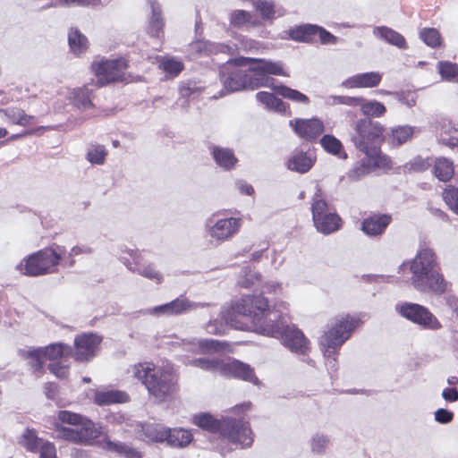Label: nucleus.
<instances>
[{
	"label": "nucleus",
	"mask_w": 458,
	"mask_h": 458,
	"mask_svg": "<svg viewBox=\"0 0 458 458\" xmlns=\"http://www.w3.org/2000/svg\"><path fill=\"white\" fill-rule=\"evenodd\" d=\"M232 314L225 320L239 330H252L258 334L281 339L292 352L306 355L310 341L294 325H288L284 317L269 310L268 301L262 295H246L232 306Z\"/></svg>",
	"instance_id": "f257e3e1"
},
{
	"label": "nucleus",
	"mask_w": 458,
	"mask_h": 458,
	"mask_svg": "<svg viewBox=\"0 0 458 458\" xmlns=\"http://www.w3.org/2000/svg\"><path fill=\"white\" fill-rule=\"evenodd\" d=\"M131 373L144 385L148 394L157 402H165L178 389V375L170 362L134 364Z\"/></svg>",
	"instance_id": "f03ea898"
},
{
	"label": "nucleus",
	"mask_w": 458,
	"mask_h": 458,
	"mask_svg": "<svg viewBox=\"0 0 458 458\" xmlns=\"http://www.w3.org/2000/svg\"><path fill=\"white\" fill-rule=\"evenodd\" d=\"M191 423L211 433H218L223 441L242 448L249 447L253 442L252 431L242 420L230 417L216 419L207 412L194 414Z\"/></svg>",
	"instance_id": "7ed1b4c3"
},
{
	"label": "nucleus",
	"mask_w": 458,
	"mask_h": 458,
	"mask_svg": "<svg viewBox=\"0 0 458 458\" xmlns=\"http://www.w3.org/2000/svg\"><path fill=\"white\" fill-rule=\"evenodd\" d=\"M353 130L352 141L355 148L364 153L367 158L371 159L375 167H389V158L381 154L377 146L384 139V126L369 118H361L355 123Z\"/></svg>",
	"instance_id": "20e7f679"
},
{
	"label": "nucleus",
	"mask_w": 458,
	"mask_h": 458,
	"mask_svg": "<svg viewBox=\"0 0 458 458\" xmlns=\"http://www.w3.org/2000/svg\"><path fill=\"white\" fill-rule=\"evenodd\" d=\"M55 437L90 445L101 434V427L88 418L70 411H60L54 423Z\"/></svg>",
	"instance_id": "39448f33"
},
{
	"label": "nucleus",
	"mask_w": 458,
	"mask_h": 458,
	"mask_svg": "<svg viewBox=\"0 0 458 458\" xmlns=\"http://www.w3.org/2000/svg\"><path fill=\"white\" fill-rule=\"evenodd\" d=\"M66 248L56 243L22 259L16 270L28 276H39L57 272V267L65 265Z\"/></svg>",
	"instance_id": "423d86ee"
},
{
	"label": "nucleus",
	"mask_w": 458,
	"mask_h": 458,
	"mask_svg": "<svg viewBox=\"0 0 458 458\" xmlns=\"http://www.w3.org/2000/svg\"><path fill=\"white\" fill-rule=\"evenodd\" d=\"M24 353V356L30 359V365L35 372L41 371L44 363L49 360L48 369L53 374L60 378L67 377L68 366L64 364V361L66 357L72 354L71 346L56 343L46 347L30 349Z\"/></svg>",
	"instance_id": "0eeeda50"
},
{
	"label": "nucleus",
	"mask_w": 458,
	"mask_h": 458,
	"mask_svg": "<svg viewBox=\"0 0 458 458\" xmlns=\"http://www.w3.org/2000/svg\"><path fill=\"white\" fill-rule=\"evenodd\" d=\"M242 226V218L235 216H222L214 213L204 223V231L211 242L216 244L230 241Z\"/></svg>",
	"instance_id": "6e6552de"
},
{
	"label": "nucleus",
	"mask_w": 458,
	"mask_h": 458,
	"mask_svg": "<svg viewBox=\"0 0 458 458\" xmlns=\"http://www.w3.org/2000/svg\"><path fill=\"white\" fill-rule=\"evenodd\" d=\"M312 219L316 229L323 234H330L341 227V218L330 208L322 196V191L317 188L311 203Z\"/></svg>",
	"instance_id": "1a4fd4ad"
},
{
	"label": "nucleus",
	"mask_w": 458,
	"mask_h": 458,
	"mask_svg": "<svg viewBox=\"0 0 458 458\" xmlns=\"http://www.w3.org/2000/svg\"><path fill=\"white\" fill-rule=\"evenodd\" d=\"M221 81L228 92L239 91L244 89H256V81L251 69L245 71L236 63H227L220 71Z\"/></svg>",
	"instance_id": "9d476101"
},
{
	"label": "nucleus",
	"mask_w": 458,
	"mask_h": 458,
	"mask_svg": "<svg viewBox=\"0 0 458 458\" xmlns=\"http://www.w3.org/2000/svg\"><path fill=\"white\" fill-rule=\"evenodd\" d=\"M127 62L123 58L114 60H99L92 64V70L97 77V83L104 86L107 83L122 81Z\"/></svg>",
	"instance_id": "9b49d317"
},
{
	"label": "nucleus",
	"mask_w": 458,
	"mask_h": 458,
	"mask_svg": "<svg viewBox=\"0 0 458 458\" xmlns=\"http://www.w3.org/2000/svg\"><path fill=\"white\" fill-rule=\"evenodd\" d=\"M400 315L424 328L437 330L441 327L438 319L426 307L411 302H404L396 306Z\"/></svg>",
	"instance_id": "f8f14e48"
},
{
	"label": "nucleus",
	"mask_w": 458,
	"mask_h": 458,
	"mask_svg": "<svg viewBox=\"0 0 458 458\" xmlns=\"http://www.w3.org/2000/svg\"><path fill=\"white\" fill-rule=\"evenodd\" d=\"M246 62H253L256 65L251 68L252 76H254L256 87H271L274 79L268 75H277L288 77L289 74L284 71L282 62H273L266 59H245Z\"/></svg>",
	"instance_id": "ddd939ff"
},
{
	"label": "nucleus",
	"mask_w": 458,
	"mask_h": 458,
	"mask_svg": "<svg viewBox=\"0 0 458 458\" xmlns=\"http://www.w3.org/2000/svg\"><path fill=\"white\" fill-rule=\"evenodd\" d=\"M411 284L421 293L440 295L447 288V283L439 271V267L425 272L420 276H411Z\"/></svg>",
	"instance_id": "4468645a"
},
{
	"label": "nucleus",
	"mask_w": 458,
	"mask_h": 458,
	"mask_svg": "<svg viewBox=\"0 0 458 458\" xmlns=\"http://www.w3.org/2000/svg\"><path fill=\"white\" fill-rule=\"evenodd\" d=\"M101 337L95 334H82L74 340V357L77 360H89L94 357L101 343Z\"/></svg>",
	"instance_id": "2eb2a0df"
},
{
	"label": "nucleus",
	"mask_w": 458,
	"mask_h": 458,
	"mask_svg": "<svg viewBox=\"0 0 458 458\" xmlns=\"http://www.w3.org/2000/svg\"><path fill=\"white\" fill-rule=\"evenodd\" d=\"M220 374L224 377L242 379L253 385L259 384V379L250 366L237 360H224L220 368Z\"/></svg>",
	"instance_id": "dca6fc26"
},
{
	"label": "nucleus",
	"mask_w": 458,
	"mask_h": 458,
	"mask_svg": "<svg viewBox=\"0 0 458 458\" xmlns=\"http://www.w3.org/2000/svg\"><path fill=\"white\" fill-rule=\"evenodd\" d=\"M346 341V337H336L330 334L326 339H320V347L325 358V365L328 373L337 370V360L339 348Z\"/></svg>",
	"instance_id": "f3484780"
},
{
	"label": "nucleus",
	"mask_w": 458,
	"mask_h": 458,
	"mask_svg": "<svg viewBox=\"0 0 458 458\" xmlns=\"http://www.w3.org/2000/svg\"><path fill=\"white\" fill-rule=\"evenodd\" d=\"M360 319L349 314L336 316L328 326L327 331L320 339H326L330 334L336 337H346L348 340L352 332L359 326Z\"/></svg>",
	"instance_id": "a211bd4d"
},
{
	"label": "nucleus",
	"mask_w": 458,
	"mask_h": 458,
	"mask_svg": "<svg viewBox=\"0 0 458 458\" xmlns=\"http://www.w3.org/2000/svg\"><path fill=\"white\" fill-rule=\"evenodd\" d=\"M129 255L131 257L133 263L126 258H122L123 264L132 272H137L139 275L153 280L159 284L163 280L162 275L155 269L152 265H145L142 263V256L136 250H130Z\"/></svg>",
	"instance_id": "6ab92c4d"
},
{
	"label": "nucleus",
	"mask_w": 458,
	"mask_h": 458,
	"mask_svg": "<svg viewBox=\"0 0 458 458\" xmlns=\"http://www.w3.org/2000/svg\"><path fill=\"white\" fill-rule=\"evenodd\" d=\"M437 267H438V264L435 252L429 248H424L418 252L411 261L410 270L412 276H417Z\"/></svg>",
	"instance_id": "aec40b11"
},
{
	"label": "nucleus",
	"mask_w": 458,
	"mask_h": 458,
	"mask_svg": "<svg viewBox=\"0 0 458 458\" xmlns=\"http://www.w3.org/2000/svg\"><path fill=\"white\" fill-rule=\"evenodd\" d=\"M294 131L302 139L312 140L324 131L323 123L317 118L290 121Z\"/></svg>",
	"instance_id": "412c9836"
},
{
	"label": "nucleus",
	"mask_w": 458,
	"mask_h": 458,
	"mask_svg": "<svg viewBox=\"0 0 458 458\" xmlns=\"http://www.w3.org/2000/svg\"><path fill=\"white\" fill-rule=\"evenodd\" d=\"M382 80V74L378 72L358 73L349 77L342 82V86L347 89L374 88Z\"/></svg>",
	"instance_id": "4be33fe9"
},
{
	"label": "nucleus",
	"mask_w": 458,
	"mask_h": 458,
	"mask_svg": "<svg viewBox=\"0 0 458 458\" xmlns=\"http://www.w3.org/2000/svg\"><path fill=\"white\" fill-rule=\"evenodd\" d=\"M229 47L224 44L213 43L208 40H196L188 47L189 54L192 58L208 55L216 53H225Z\"/></svg>",
	"instance_id": "5701e85b"
},
{
	"label": "nucleus",
	"mask_w": 458,
	"mask_h": 458,
	"mask_svg": "<svg viewBox=\"0 0 458 458\" xmlns=\"http://www.w3.org/2000/svg\"><path fill=\"white\" fill-rule=\"evenodd\" d=\"M316 161V156L312 152H294L287 160L286 166L289 170L300 174H305L310 170Z\"/></svg>",
	"instance_id": "b1692460"
},
{
	"label": "nucleus",
	"mask_w": 458,
	"mask_h": 458,
	"mask_svg": "<svg viewBox=\"0 0 458 458\" xmlns=\"http://www.w3.org/2000/svg\"><path fill=\"white\" fill-rule=\"evenodd\" d=\"M392 218L388 215H373L362 222L361 230L369 236L383 233Z\"/></svg>",
	"instance_id": "393cba45"
},
{
	"label": "nucleus",
	"mask_w": 458,
	"mask_h": 458,
	"mask_svg": "<svg viewBox=\"0 0 458 458\" xmlns=\"http://www.w3.org/2000/svg\"><path fill=\"white\" fill-rule=\"evenodd\" d=\"M129 399L127 393L114 389L96 391L94 394V403L99 406L124 403H127Z\"/></svg>",
	"instance_id": "a878e982"
},
{
	"label": "nucleus",
	"mask_w": 458,
	"mask_h": 458,
	"mask_svg": "<svg viewBox=\"0 0 458 458\" xmlns=\"http://www.w3.org/2000/svg\"><path fill=\"white\" fill-rule=\"evenodd\" d=\"M415 128L412 126L397 125L390 129L386 140L392 147L399 148L411 140Z\"/></svg>",
	"instance_id": "bb28decb"
},
{
	"label": "nucleus",
	"mask_w": 458,
	"mask_h": 458,
	"mask_svg": "<svg viewBox=\"0 0 458 458\" xmlns=\"http://www.w3.org/2000/svg\"><path fill=\"white\" fill-rule=\"evenodd\" d=\"M193 440V435L191 430L183 428H168L166 445L173 448H185Z\"/></svg>",
	"instance_id": "cd10ccee"
},
{
	"label": "nucleus",
	"mask_w": 458,
	"mask_h": 458,
	"mask_svg": "<svg viewBox=\"0 0 458 458\" xmlns=\"http://www.w3.org/2000/svg\"><path fill=\"white\" fill-rule=\"evenodd\" d=\"M373 35L386 43L395 46L400 49L407 48L405 38L397 31L386 26L375 27L373 30Z\"/></svg>",
	"instance_id": "c85d7f7f"
},
{
	"label": "nucleus",
	"mask_w": 458,
	"mask_h": 458,
	"mask_svg": "<svg viewBox=\"0 0 458 458\" xmlns=\"http://www.w3.org/2000/svg\"><path fill=\"white\" fill-rule=\"evenodd\" d=\"M211 153L216 165L225 170L233 169L238 162L233 151L230 148L214 146Z\"/></svg>",
	"instance_id": "c756f323"
},
{
	"label": "nucleus",
	"mask_w": 458,
	"mask_h": 458,
	"mask_svg": "<svg viewBox=\"0 0 458 458\" xmlns=\"http://www.w3.org/2000/svg\"><path fill=\"white\" fill-rule=\"evenodd\" d=\"M0 114L13 124L27 126L35 122V116L29 115L21 108L13 106L0 109Z\"/></svg>",
	"instance_id": "7c9ffc66"
},
{
	"label": "nucleus",
	"mask_w": 458,
	"mask_h": 458,
	"mask_svg": "<svg viewBox=\"0 0 458 458\" xmlns=\"http://www.w3.org/2000/svg\"><path fill=\"white\" fill-rule=\"evenodd\" d=\"M151 9V16L149 20V33L152 36L159 37L163 32L164 20L162 17V10L157 0H148Z\"/></svg>",
	"instance_id": "2f4dec72"
},
{
	"label": "nucleus",
	"mask_w": 458,
	"mask_h": 458,
	"mask_svg": "<svg viewBox=\"0 0 458 458\" xmlns=\"http://www.w3.org/2000/svg\"><path fill=\"white\" fill-rule=\"evenodd\" d=\"M145 437L155 443H164L167 438L168 428L160 424H145L142 426Z\"/></svg>",
	"instance_id": "473e14b6"
},
{
	"label": "nucleus",
	"mask_w": 458,
	"mask_h": 458,
	"mask_svg": "<svg viewBox=\"0 0 458 458\" xmlns=\"http://www.w3.org/2000/svg\"><path fill=\"white\" fill-rule=\"evenodd\" d=\"M68 42L71 50L76 55H80L88 49L87 38L77 29H71L68 34Z\"/></svg>",
	"instance_id": "72a5a7b5"
},
{
	"label": "nucleus",
	"mask_w": 458,
	"mask_h": 458,
	"mask_svg": "<svg viewBox=\"0 0 458 458\" xmlns=\"http://www.w3.org/2000/svg\"><path fill=\"white\" fill-rule=\"evenodd\" d=\"M90 95V89L88 87H83L73 89L70 93V99L77 108L86 110L92 106Z\"/></svg>",
	"instance_id": "f704fd0d"
},
{
	"label": "nucleus",
	"mask_w": 458,
	"mask_h": 458,
	"mask_svg": "<svg viewBox=\"0 0 458 458\" xmlns=\"http://www.w3.org/2000/svg\"><path fill=\"white\" fill-rule=\"evenodd\" d=\"M256 99L269 110L276 112H284L285 110V104L272 93L265 91L258 92L256 94Z\"/></svg>",
	"instance_id": "c9c22d12"
},
{
	"label": "nucleus",
	"mask_w": 458,
	"mask_h": 458,
	"mask_svg": "<svg viewBox=\"0 0 458 458\" xmlns=\"http://www.w3.org/2000/svg\"><path fill=\"white\" fill-rule=\"evenodd\" d=\"M434 171L440 181L447 182L454 175L453 162L445 157H438L435 162Z\"/></svg>",
	"instance_id": "e433bc0d"
},
{
	"label": "nucleus",
	"mask_w": 458,
	"mask_h": 458,
	"mask_svg": "<svg viewBox=\"0 0 458 458\" xmlns=\"http://www.w3.org/2000/svg\"><path fill=\"white\" fill-rule=\"evenodd\" d=\"M320 143L327 152L338 156L344 159L347 157L346 153L343 151V145L341 141L335 136L330 134L324 135L320 140Z\"/></svg>",
	"instance_id": "4c0bfd02"
},
{
	"label": "nucleus",
	"mask_w": 458,
	"mask_h": 458,
	"mask_svg": "<svg viewBox=\"0 0 458 458\" xmlns=\"http://www.w3.org/2000/svg\"><path fill=\"white\" fill-rule=\"evenodd\" d=\"M360 112L367 117H381L386 112V108L381 102L362 98Z\"/></svg>",
	"instance_id": "58836bf2"
},
{
	"label": "nucleus",
	"mask_w": 458,
	"mask_h": 458,
	"mask_svg": "<svg viewBox=\"0 0 458 458\" xmlns=\"http://www.w3.org/2000/svg\"><path fill=\"white\" fill-rule=\"evenodd\" d=\"M46 440L37 437L36 432L31 429H26L21 436L20 444L25 447L28 451L38 453L40 445L45 443Z\"/></svg>",
	"instance_id": "ea45409f"
},
{
	"label": "nucleus",
	"mask_w": 458,
	"mask_h": 458,
	"mask_svg": "<svg viewBox=\"0 0 458 458\" xmlns=\"http://www.w3.org/2000/svg\"><path fill=\"white\" fill-rule=\"evenodd\" d=\"M187 344L191 346L190 349L192 351L198 350L199 352H209L224 350L225 343L214 339H202L198 344L189 342Z\"/></svg>",
	"instance_id": "a19ab883"
},
{
	"label": "nucleus",
	"mask_w": 458,
	"mask_h": 458,
	"mask_svg": "<svg viewBox=\"0 0 458 458\" xmlns=\"http://www.w3.org/2000/svg\"><path fill=\"white\" fill-rule=\"evenodd\" d=\"M223 360L219 359H207V358H199L190 360L187 364L191 366L199 368L201 369L211 371V372H218L220 373V368L223 364Z\"/></svg>",
	"instance_id": "79ce46f5"
},
{
	"label": "nucleus",
	"mask_w": 458,
	"mask_h": 458,
	"mask_svg": "<svg viewBox=\"0 0 458 458\" xmlns=\"http://www.w3.org/2000/svg\"><path fill=\"white\" fill-rule=\"evenodd\" d=\"M315 25L307 24L296 27L289 31L291 38L296 41L309 42L312 39V36L316 35Z\"/></svg>",
	"instance_id": "37998d69"
},
{
	"label": "nucleus",
	"mask_w": 458,
	"mask_h": 458,
	"mask_svg": "<svg viewBox=\"0 0 458 458\" xmlns=\"http://www.w3.org/2000/svg\"><path fill=\"white\" fill-rule=\"evenodd\" d=\"M330 445V437L324 433H316L310 439V449L315 454H324Z\"/></svg>",
	"instance_id": "c03bdc74"
},
{
	"label": "nucleus",
	"mask_w": 458,
	"mask_h": 458,
	"mask_svg": "<svg viewBox=\"0 0 458 458\" xmlns=\"http://www.w3.org/2000/svg\"><path fill=\"white\" fill-rule=\"evenodd\" d=\"M276 90L283 98L290 99L293 102L301 103L305 105H308L310 103V99L306 95L289 87L281 85L276 87Z\"/></svg>",
	"instance_id": "a18cd8bd"
},
{
	"label": "nucleus",
	"mask_w": 458,
	"mask_h": 458,
	"mask_svg": "<svg viewBox=\"0 0 458 458\" xmlns=\"http://www.w3.org/2000/svg\"><path fill=\"white\" fill-rule=\"evenodd\" d=\"M252 15L250 13L244 10H234L230 13V25L235 28H241L248 23L252 26L259 24L257 21L251 22Z\"/></svg>",
	"instance_id": "49530a36"
},
{
	"label": "nucleus",
	"mask_w": 458,
	"mask_h": 458,
	"mask_svg": "<svg viewBox=\"0 0 458 458\" xmlns=\"http://www.w3.org/2000/svg\"><path fill=\"white\" fill-rule=\"evenodd\" d=\"M437 69L441 78L447 81H454L458 76V64L448 62L441 61L437 63Z\"/></svg>",
	"instance_id": "de8ad7c7"
},
{
	"label": "nucleus",
	"mask_w": 458,
	"mask_h": 458,
	"mask_svg": "<svg viewBox=\"0 0 458 458\" xmlns=\"http://www.w3.org/2000/svg\"><path fill=\"white\" fill-rule=\"evenodd\" d=\"M106 155L107 151L103 145H90L88 149L86 158L93 165H102L106 160Z\"/></svg>",
	"instance_id": "09e8293b"
},
{
	"label": "nucleus",
	"mask_w": 458,
	"mask_h": 458,
	"mask_svg": "<svg viewBox=\"0 0 458 458\" xmlns=\"http://www.w3.org/2000/svg\"><path fill=\"white\" fill-rule=\"evenodd\" d=\"M159 67L170 76L175 77L183 70V64L173 57H165L160 61Z\"/></svg>",
	"instance_id": "8fccbe9b"
},
{
	"label": "nucleus",
	"mask_w": 458,
	"mask_h": 458,
	"mask_svg": "<svg viewBox=\"0 0 458 458\" xmlns=\"http://www.w3.org/2000/svg\"><path fill=\"white\" fill-rule=\"evenodd\" d=\"M368 161L364 160L361 163L355 165L350 172L348 173V177L352 181H358L360 178L364 177L370 172V165H373V161L369 158H367Z\"/></svg>",
	"instance_id": "3c124183"
},
{
	"label": "nucleus",
	"mask_w": 458,
	"mask_h": 458,
	"mask_svg": "<svg viewBox=\"0 0 458 458\" xmlns=\"http://www.w3.org/2000/svg\"><path fill=\"white\" fill-rule=\"evenodd\" d=\"M172 303L176 315H180L204 306L201 303L192 302L184 298H177L174 300Z\"/></svg>",
	"instance_id": "603ef678"
},
{
	"label": "nucleus",
	"mask_w": 458,
	"mask_h": 458,
	"mask_svg": "<svg viewBox=\"0 0 458 458\" xmlns=\"http://www.w3.org/2000/svg\"><path fill=\"white\" fill-rule=\"evenodd\" d=\"M420 38L424 43L431 47H437L441 43L439 32L433 28L423 29L420 33Z\"/></svg>",
	"instance_id": "864d4df0"
},
{
	"label": "nucleus",
	"mask_w": 458,
	"mask_h": 458,
	"mask_svg": "<svg viewBox=\"0 0 458 458\" xmlns=\"http://www.w3.org/2000/svg\"><path fill=\"white\" fill-rule=\"evenodd\" d=\"M90 253H92V249L89 246H74L70 250V251L66 250L65 265L67 267H72L75 265L74 257Z\"/></svg>",
	"instance_id": "5fc2aeb1"
},
{
	"label": "nucleus",
	"mask_w": 458,
	"mask_h": 458,
	"mask_svg": "<svg viewBox=\"0 0 458 458\" xmlns=\"http://www.w3.org/2000/svg\"><path fill=\"white\" fill-rule=\"evenodd\" d=\"M443 199L450 208L458 214V189L449 186L444 191Z\"/></svg>",
	"instance_id": "6e6d98bb"
},
{
	"label": "nucleus",
	"mask_w": 458,
	"mask_h": 458,
	"mask_svg": "<svg viewBox=\"0 0 458 458\" xmlns=\"http://www.w3.org/2000/svg\"><path fill=\"white\" fill-rule=\"evenodd\" d=\"M104 448L107 451L115 452L118 454H124L127 456H131L134 454L130 447L120 443V442H112L110 440H106L104 444Z\"/></svg>",
	"instance_id": "4d7b16f0"
},
{
	"label": "nucleus",
	"mask_w": 458,
	"mask_h": 458,
	"mask_svg": "<svg viewBox=\"0 0 458 458\" xmlns=\"http://www.w3.org/2000/svg\"><path fill=\"white\" fill-rule=\"evenodd\" d=\"M441 141L447 146H458V130L449 128L445 131L444 134H441Z\"/></svg>",
	"instance_id": "13d9d810"
},
{
	"label": "nucleus",
	"mask_w": 458,
	"mask_h": 458,
	"mask_svg": "<svg viewBox=\"0 0 458 458\" xmlns=\"http://www.w3.org/2000/svg\"><path fill=\"white\" fill-rule=\"evenodd\" d=\"M38 453H39V458H57L55 446L49 441L43 443Z\"/></svg>",
	"instance_id": "bf43d9fd"
},
{
	"label": "nucleus",
	"mask_w": 458,
	"mask_h": 458,
	"mask_svg": "<svg viewBox=\"0 0 458 458\" xmlns=\"http://www.w3.org/2000/svg\"><path fill=\"white\" fill-rule=\"evenodd\" d=\"M454 419V413L448 410L440 408L435 411V420L438 423L447 424Z\"/></svg>",
	"instance_id": "052dcab7"
},
{
	"label": "nucleus",
	"mask_w": 458,
	"mask_h": 458,
	"mask_svg": "<svg viewBox=\"0 0 458 458\" xmlns=\"http://www.w3.org/2000/svg\"><path fill=\"white\" fill-rule=\"evenodd\" d=\"M92 1L93 0H55L54 2H51L50 4L44 5V7H56L70 4L87 5L90 4Z\"/></svg>",
	"instance_id": "680f3d73"
},
{
	"label": "nucleus",
	"mask_w": 458,
	"mask_h": 458,
	"mask_svg": "<svg viewBox=\"0 0 458 458\" xmlns=\"http://www.w3.org/2000/svg\"><path fill=\"white\" fill-rule=\"evenodd\" d=\"M315 28L317 29L316 34H318L319 39L322 44H335L336 43L337 38L333 34L327 31L322 27H318V26L315 25Z\"/></svg>",
	"instance_id": "e2e57ef3"
},
{
	"label": "nucleus",
	"mask_w": 458,
	"mask_h": 458,
	"mask_svg": "<svg viewBox=\"0 0 458 458\" xmlns=\"http://www.w3.org/2000/svg\"><path fill=\"white\" fill-rule=\"evenodd\" d=\"M398 99L408 107H412L416 105V95L413 92L403 93L399 95Z\"/></svg>",
	"instance_id": "0e129e2a"
},
{
	"label": "nucleus",
	"mask_w": 458,
	"mask_h": 458,
	"mask_svg": "<svg viewBox=\"0 0 458 458\" xmlns=\"http://www.w3.org/2000/svg\"><path fill=\"white\" fill-rule=\"evenodd\" d=\"M206 330L208 334L212 335H219L224 332L222 323L218 322L217 320L210 321L208 323L206 326Z\"/></svg>",
	"instance_id": "69168bd1"
},
{
	"label": "nucleus",
	"mask_w": 458,
	"mask_h": 458,
	"mask_svg": "<svg viewBox=\"0 0 458 458\" xmlns=\"http://www.w3.org/2000/svg\"><path fill=\"white\" fill-rule=\"evenodd\" d=\"M197 90L198 89L195 87V85L190 82L182 84L179 89L180 95L182 98H190L191 95L195 94Z\"/></svg>",
	"instance_id": "338daca9"
},
{
	"label": "nucleus",
	"mask_w": 458,
	"mask_h": 458,
	"mask_svg": "<svg viewBox=\"0 0 458 458\" xmlns=\"http://www.w3.org/2000/svg\"><path fill=\"white\" fill-rule=\"evenodd\" d=\"M235 186L242 194L251 196L254 193L253 187L244 181H237Z\"/></svg>",
	"instance_id": "774afa93"
}]
</instances>
